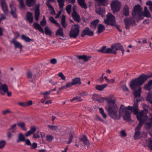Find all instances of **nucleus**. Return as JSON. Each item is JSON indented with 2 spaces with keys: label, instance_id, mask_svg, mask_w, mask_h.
I'll return each instance as SVG.
<instances>
[{
  "label": "nucleus",
  "instance_id": "nucleus-9",
  "mask_svg": "<svg viewBox=\"0 0 152 152\" xmlns=\"http://www.w3.org/2000/svg\"><path fill=\"white\" fill-rule=\"evenodd\" d=\"M121 5L120 2H119L117 0H114L111 1V7L114 13L119 10Z\"/></svg>",
  "mask_w": 152,
  "mask_h": 152
},
{
  "label": "nucleus",
  "instance_id": "nucleus-43",
  "mask_svg": "<svg viewBox=\"0 0 152 152\" xmlns=\"http://www.w3.org/2000/svg\"><path fill=\"white\" fill-rule=\"evenodd\" d=\"M48 127L51 130L54 131H56L58 129V127L56 126L52 125H48Z\"/></svg>",
  "mask_w": 152,
  "mask_h": 152
},
{
  "label": "nucleus",
  "instance_id": "nucleus-56",
  "mask_svg": "<svg viewBox=\"0 0 152 152\" xmlns=\"http://www.w3.org/2000/svg\"><path fill=\"white\" fill-rule=\"evenodd\" d=\"M100 95L97 94H94L92 95V99L93 100L97 101Z\"/></svg>",
  "mask_w": 152,
  "mask_h": 152
},
{
  "label": "nucleus",
  "instance_id": "nucleus-35",
  "mask_svg": "<svg viewBox=\"0 0 152 152\" xmlns=\"http://www.w3.org/2000/svg\"><path fill=\"white\" fill-rule=\"evenodd\" d=\"M17 124H13L10 126V127L9 128L8 130H9L11 131L12 133H15L17 129Z\"/></svg>",
  "mask_w": 152,
  "mask_h": 152
},
{
  "label": "nucleus",
  "instance_id": "nucleus-62",
  "mask_svg": "<svg viewBox=\"0 0 152 152\" xmlns=\"http://www.w3.org/2000/svg\"><path fill=\"white\" fill-rule=\"evenodd\" d=\"M46 4H47V5L48 7L49 8V10H53V7L52 6V5L50 4V3H48V2H46Z\"/></svg>",
  "mask_w": 152,
  "mask_h": 152
},
{
  "label": "nucleus",
  "instance_id": "nucleus-48",
  "mask_svg": "<svg viewBox=\"0 0 152 152\" xmlns=\"http://www.w3.org/2000/svg\"><path fill=\"white\" fill-rule=\"evenodd\" d=\"M70 87L68 83H66L65 86H61V87L59 88H58V90L59 91H60L62 90H63L64 89H66L67 88Z\"/></svg>",
  "mask_w": 152,
  "mask_h": 152
},
{
  "label": "nucleus",
  "instance_id": "nucleus-53",
  "mask_svg": "<svg viewBox=\"0 0 152 152\" xmlns=\"http://www.w3.org/2000/svg\"><path fill=\"white\" fill-rule=\"evenodd\" d=\"M19 2L20 7L22 9H25V5L23 2V0H18Z\"/></svg>",
  "mask_w": 152,
  "mask_h": 152
},
{
  "label": "nucleus",
  "instance_id": "nucleus-19",
  "mask_svg": "<svg viewBox=\"0 0 152 152\" xmlns=\"http://www.w3.org/2000/svg\"><path fill=\"white\" fill-rule=\"evenodd\" d=\"M59 28L57 30L56 33V36H59L61 37H64V33L63 32V28L61 27L60 24H59V26H57Z\"/></svg>",
  "mask_w": 152,
  "mask_h": 152
},
{
  "label": "nucleus",
  "instance_id": "nucleus-1",
  "mask_svg": "<svg viewBox=\"0 0 152 152\" xmlns=\"http://www.w3.org/2000/svg\"><path fill=\"white\" fill-rule=\"evenodd\" d=\"M104 100L107 101V104L105 108L109 115L114 119H118L119 117L117 114L118 109L117 105L115 103V99H112L109 97L103 98L100 96L97 101L99 103H102Z\"/></svg>",
  "mask_w": 152,
  "mask_h": 152
},
{
  "label": "nucleus",
  "instance_id": "nucleus-30",
  "mask_svg": "<svg viewBox=\"0 0 152 152\" xmlns=\"http://www.w3.org/2000/svg\"><path fill=\"white\" fill-rule=\"evenodd\" d=\"M105 29V26L102 24H99L98 27V29L96 33L98 34H100Z\"/></svg>",
  "mask_w": 152,
  "mask_h": 152
},
{
  "label": "nucleus",
  "instance_id": "nucleus-40",
  "mask_svg": "<svg viewBox=\"0 0 152 152\" xmlns=\"http://www.w3.org/2000/svg\"><path fill=\"white\" fill-rule=\"evenodd\" d=\"M40 15V12L39 9H36L35 11V18L36 21L39 20V17Z\"/></svg>",
  "mask_w": 152,
  "mask_h": 152
},
{
  "label": "nucleus",
  "instance_id": "nucleus-64",
  "mask_svg": "<svg viewBox=\"0 0 152 152\" xmlns=\"http://www.w3.org/2000/svg\"><path fill=\"white\" fill-rule=\"evenodd\" d=\"M11 112L9 110H3L2 112V114L4 115H6L7 114L10 113Z\"/></svg>",
  "mask_w": 152,
  "mask_h": 152
},
{
  "label": "nucleus",
  "instance_id": "nucleus-55",
  "mask_svg": "<svg viewBox=\"0 0 152 152\" xmlns=\"http://www.w3.org/2000/svg\"><path fill=\"white\" fill-rule=\"evenodd\" d=\"M146 100L152 104V96L151 95H148L146 98Z\"/></svg>",
  "mask_w": 152,
  "mask_h": 152
},
{
  "label": "nucleus",
  "instance_id": "nucleus-42",
  "mask_svg": "<svg viewBox=\"0 0 152 152\" xmlns=\"http://www.w3.org/2000/svg\"><path fill=\"white\" fill-rule=\"evenodd\" d=\"M98 51L104 53H108L107 48L106 49V46H103L100 50H98Z\"/></svg>",
  "mask_w": 152,
  "mask_h": 152
},
{
  "label": "nucleus",
  "instance_id": "nucleus-36",
  "mask_svg": "<svg viewBox=\"0 0 152 152\" xmlns=\"http://www.w3.org/2000/svg\"><path fill=\"white\" fill-rule=\"evenodd\" d=\"M21 38L23 40L26 42H29L30 41L31 42L33 41V39H30L28 37H27L24 34L22 35L21 36Z\"/></svg>",
  "mask_w": 152,
  "mask_h": 152
},
{
  "label": "nucleus",
  "instance_id": "nucleus-6",
  "mask_svg": "<svg viewBox=\"0 0 152 152\" xmlns=\"http://www.w3.org/2000/svg\"><path fill=\"white\" fill-rule=\"evenodd\" d=\"M118 50H121L123 55L124 54V50L123 48V46L119 43L112 45L110 48H107V52L108 53L115 54Z\"/></svg>",
  "mask_w": 152,
  "mask_h": 152
},
{
  "label": "nucleus",
  "instance_id": "nucleus-12",
  "mask_svg": "<svg viewBox=\"0 0 152 152\" xmlns=\"http://www.w3.org/2000/svg\"><path fill=\"white\" fill-rule=\"evenodd\" d=\"M124 22L125 25V28L126 29H129L131 25H136L135 21L131 18H127L124 20Z\"/></svg>",
  "mask_w": 152,
  "mask_h": 152
},
{
  "label": "nucleus",
  "instance_id": "nucleus-31",
  "mask_svg": "<svg viewBox=\"0 0 152 152\" xmlns=\"http://www.w3.org/2000/svg\"><path fill=\"white\" fill-rule=\"evenodd\" d=\"M123 13L124 15L125 16H127L129 15V7L126 5H125L123 7Z\"/></svg>",
  "mask_w": 152,
  "mask_h": 152
},
{
  "label": "nucleus",
  "instance_id": "nucleus-58",
  "mask_svg": "<svg viewBox=\"0 0 152 152\" xmlns=\"http://www.w3.org/2000/svg\"><path fill=\"white\" fill-rule=\"evenodd\" d=\"M152 88L151 86L149 85L148 83L145 85L144 87V89L146 90H149Z\"/></svg>",
  "mask_w": 152,
  "mask_h": 152
},
{
  "label": "nucleus",
  "instance_id": "nucleus-26",
  "mask_svg": "<svg viewBox=\"0 0 152 152\" xmlns=\"http://www.w3.org/2000/svg\"><path fill=\"white\" fill-rule=\"evenodd\" d=\"M72 15L73 19L75 21L77 22H79L80 21V16L77 12H74V13H72Z\"/></svg>",
  "mask_w": 152,
  "mask_h": 152
},
{
  "label": "nucleus",
  "instance_id": "nucleus-14",
  "mask_svg": "<svg viewBox=\"0 0 152 152\" xmlns=\"http://www.w3.org/2000/svg\"><path fill=\"white\" fill-rule=\"evenodd\" d=\"M70 87L73 85H80L82 84L80 78L79 77H75L72 79L71 82H68Z\"/></svg>",
  "mask_w": 152,
  "mask_h": 152
},
{
  "label": "nucleus",
  "instance_id": "nucleus-18",
  "mask_svg": "<svg viewBox=\"0 0 152 152\" xmlns=\"http://www.w3.org/2000/svg\"><path fill=\"white\" fill-rule=\"evenodd\" d=\"M149 121H150L145 123V127L148 130L150 129L152 130V118L149 119Z\"/></svg>",
  "mask_w": 152,
  "mask_h": 152
},
{
  "label": "nucleus",
  "instance_id": "nucleus-63",
  "mask_svg": "<svg viewBox=\"0 0 152 152\" xmlns=\"http://www.w3.org/2000/svg\"><path fill=\"white\" fill-rule=\"evenodd\" d=\"M46 4H47V5L48 7L49 8V10H53V7L52 6V5L50 4V3H48V2H46Z\"/></svg>",
  "mask_w": 152,
  "mask_h": 152
},
{
  "label": "nucleus",
  "instance_id": "nucleus-45",
  "mask_svg": "<svg viewBox=\"0 0 152 152\" xmlns=\"http://www.w3.org/2000/svg\"><path fill=\"white\" fill-rule=\"evenodd\" d=\"M99 5H105L106 4V0H95Z\"/></svg>",
  "mask_w": 152,
  "mask_h": 152
},
{
  "label": "nucleus",
  "instance_id": "nucleus-29",
  "mask_svg": "<svg viewBox=\"0 0 152 152\" xmlns=\"http://www.w3.org/2000/svg\"><path fill=\"white\" fill-rule=\"evenodd\" d=\"M26 18L29 22L31 23L33 21V17L32 13L28 12L26 15Z\"/></svg>",
  "mask_w": 152,
  "mask_h": 152
},
{
  "label": "nucleus",
  "instance_id": "nucleus-54",
  "mask_svg": "<svg viewBox=\"0 0 152 152\" xmlns=\"http://www.w3.org/2000/svg\"><path fill=\"white\" fill-rule=\"evenodd\" d=\"M72 5L71 4L68 5L66 7V10L67 13L70 15L71 12V8Z\"/></svg>",
  "mask_w": 152,
  "mask_h": 152
},
{
  "label": "nucleus",
  "instance_id": "nucleus-37",
  "mask_svg": "<svg viewBox=\"0 0 152 152\" xmlns=\"http://www.w3.org/2000/svg\"><path fill=\"white\" fill-rule=\"evenodd\" d=\"M77 57L80 59H83L85 62L88 61L90 58L89 57L85 55L78 56Z\"/></svg>",
  "mask_w": 152,
  "mask_h": 152
},
{
  "label": "nucleus",
  "instance_id": "nucleus-15",
  "mask_svg": "<svg viewBox=\"0 0 152 152\" xmlns=\"http://www.w3.org/2000/svg\"><path fill=\"white\" fill-rule=\"evenodd\" d=\"M93 35V32L90 30L89 28L86 27L82 32L81 36L84 37L86 35H87L89 36H92Z\"/></svg>",
  "mask_w": 152,
  "mask_h": 152
},
{
  "label": "nucleus",
  "instance_id": "nucleus-33",
  "mask_svg": "<svg viewBox=\"0 0 152 152\" xmlns=\"http://www.w3.org/2000/svg\"><path fill=\"white\" fill-rule=\"evenodd\" d=\"M36 1V0H26V3L27 6L31 7L34 5Z\"/></svg>",
  "mask_w": 152,
  "mask_h": 152
},
{
  "label": "nucleus",
  "instance_id": "nucleus-22",
  "mask_svg": "<svg viewBox=\"0 0 152 152\" xmlns=\"http://www.w3.org/2000/svg\"><path fill=\"white\" fill-rule=\"evenodd\" d=\"M11 9V13L14 18H16L17 17V15L16 14V8L13 5H10Z\"/></svg>",
  "mask_w": 152,
  "mask_h": 152
},
{
  "label": "nucleus",
  "instance_id": "nucleus-44",
  "mask_svg": "<svg viewBox=\"0 0 152 152\" xmlns=\"http://www.w3.org/2000/svg\"><path fill=\"white\" fill-rule=\"evenodd\" d=\"M99 22V20L98 19H96L94 20L91 23V26L94 28H96L97 25L98 23Z\"/></svg>",
  "mask_w": 152,
  "mask_h": 152
},
{
  "label": "nucleus",
  "instance_id": "nucleus-60",
  "mask_svg": "<svg viewBox=\"0 0 152 152\" xmlns=\"http://www.w3.org/2000/svg\"><path fill=\"white\" fill-rule=\"evenodd\" d=\"M12 133L10 131H8L7 132V136L9 139H11L12 136Z\"/></svg>",
  "mask_w": 152,
  "mask_h": 152
},
{
  "label": "nucleus",
  "instance_id": "nucleus-32",
  "mask_svg": "<svg viewBox=\"0 0 152 152\" xmlns=\"http://www.w3.org/2000/svg\"><path fill=\"white\" fill-rule=\"evenodd\" d=\"M61 24L63 28H66L67 24L65 22V16L64 15H62L61 16Z\"/></svg>",
  "mask_w": 152,
  "mask_h": 152
},
{
  "label": "nucleus",
  "instance_id": "nucleus-13",
  "mask_svg": "<svg viewBox=\"0 0 152 152\" xmlns=\"http://www.w3.org/2000/svg\"><path fill=\"white\" fill-rule=\"evenodd\" d=\"M17 38V37L13 38L10 41L11 43L13 44L14 45L15 48H18L20 49V51H21L23 46L20 43L17 41L16 39Z\"/></svg>",
  "mask_w": 152,
  "mask_h": 152
},
{
  "label": "nucleus",
  "instance_id": "nucleus-24",
  "mask_svg": "<svg viewBox=\"0 0 152 152\" xmlns=\"http://www.w3.org/2000/svg\"><path fill=\"white\" fill-rule=\"evenodd\" d=\"M36 127L35 126H31L30 130L25 134V135L26 137L29 136L31 134H33L36 131Z\"/></svg>",
  "mask_w": 152,
  "mask_h": 152
},
{
  "label": "nucleus",
  "instance_id": "nucleus-17",
  "mask_svg": "<svg viewBox=\"0 0 152 152\" xmlns=\"http://www.w3.org/2000/svg\"><path fill=\"white\" fill-rule=\"evenodd\" d=\"M2 8L4 12L6 14H7L8 13V10L7 4L6 3L5 0H0Z\"/></svg>",
  "mask_w": 152,
  "mask_h": 152
},
{
  "label": "nucleus",
  "instance_id": "nucleus-57",
  "mask_svg": "<svg viewBox=\"0 0 152 152\" xmlns=\"http://www.w3.org/2000/svg\"><path fill=\"white\" fill-rule=\"evenodd\" d=\"M146 4L149 6V8L152 12V2L151 1H148L146 2Z\"/></svg>",
  "mask_w": 152,
  "mask_h": 152
},
{
  "label": "nucleus",
  "instance_id": "nucleus-2",
  "mask_svg": "<svg viewBox=\"0 0 152 152\" xmlns=\"http://www.w3.org/2000/svg\"><path fill=\"white\" fill-rule=\"evenodd\" d=\"M133 112L134 115H137H137L139 113H141L143 115L146 117L148 116L144 113L143 111L138 112V109L137 103L134 102L133 107L130 106L127 107H126L124 105H121L119 108V116L120 117L123 116V119L127 121H130L131 120L130 113L129 110Z\"/></svg>",
  "mask_w": 152,
  "mask_h": 152
},
{
  "label": "nucleus",
  "instance_id": "nucleus-34",
  "mask_svg": "<svg viewBox=\"0 0 152 152\" xmlns=\"http://www.w3.org/2000/svg\"><path fill=\"white\" fill-rule=\"evenodd\" d=\"M80 140L82 141L85 145H89V142L87 137L84 135L82 137L80 138Z\"/></svg>",
  "mask_w": 152,
  "mask_h": 152
},
{
  "label": "nucleus",
  "instance_id": "nucleus-47",
  "mask_svg": "<svg viewBox=\"0 0 152 152\" xmlns=\"http://www.w3.org/2000/svg\"><path fill=\"white\" fill-rule=\"evenodd\" d=\"M143 15L145 17L148 18H150L151 17V15L148 10L144 11L143 14L142 15V16ZM142 17H143V16Z\"/></svg>",
  "mask_w": 152,
  "mask_h": 152
},
{
  "label": "nucleus",
  "instance_id": "nucleus-59",
  "mask_svg": "<svg viewBox=\"0 0 152 152\" xmlns=\"http://www.w3.org/2000/svg\"><path fill=\"white\" fill-rule=\"evenodd\" d=\"M58 76L61 78V79L64 80H65L66 77L64 74L62 72H60L58 74Z\"/></svg>",
  "mask_w": 152,
  "mask_h": 152
},
{
  "label": "nucleus",
  "instance_id": "nucleus-16",
  "mask_svg": "<svg viewBox=\"0 0 152 152\" xmlns=\"http://www.w3.org/2000/svg\"><path fill=\"white\" fill-rule=\"evenodd\" d=\"M37 74L33 73L30 70H28L27 72V76L28 78L30 79V81L32 82L34 80H35L37 77Z\"/></svg>",
  "mask_w": 152,
  "mask_h": 152
},
{
  "label": "nucleus",
  "instance_id": "nucleus-27",
  "mask_svg": "<svg viewBox=\"0 0 152 152\" xmlns=\"http://www.w3.org/2000/svg\"><path fill=\"white\" fill-rule=\"evenodd\" d=\"M69 140L67 142V143L69 144L72 141L73 138L74 136V133L73 131H70L69 132Z\"/></svg>",
  "mask_w": 152,
  "mask_h": 152
},
{
  "label": "nucleus",
  "instance_id": "nucleus-28",
  "mask_svg": "<svg viewBox=\"0 0 152 152\" xmlns=\"http://www.w3.org/2000/svg\"><path fill=\"white\" fill-rule=\"evenodd\" d=\"M78 2L80 5L85 9L87 8V4L85 2V0H77Z\"/></svg>",
  "mask_w": 152,
  "mask_h": 152
},
{
  "label": "nucleus",
  "instance_id": "nucleus-4",
  "mask_svg": "<svg viewBox=\"0 0 152 152\" xmlns=\"http://www.w3.org/2000/svg\"><path fill=\"white\" fill-rule=\"evenodd\" d=\"M150 77V76L148 77L144 74L141 75L138 78L132 80L131 81L129 85L130 88L132 89L135 90L137 87H140V86L144 83L148 78Z\"/></svg>",
  "mask_w": 152,
  "mask_h": 152
},
{
  "label": "nucleus",
  "instance_id": "nucleus-10",
  "mask_svg": "<svg viewBox=\"0 0 152 152\" xmlns=\"http://www.w3.org/2000/svg\"><path fill=\"white\" fill-rule=\"evenodd\" d=\"M46 22L45 17L43 16L42 20L40 22V25L37 23H34L33 24V26L35 29L43 34L44 31L43 29L40 25L42 26H44L46 25Z\"/></svg>",
  "mask_w": 152,
  "mask_h": 152
},
{
  "label": "nucleus",
  "instance_id": "nucleus-61",
  "mask_svg": "<svg viewBox=\"0 0 152 152\" xmlns=\"http://www.w3.org/2000/svg\"><path fill=\"white\" fill-rule=\"evenodd\" d=\"M31 148V149H35L37 147V144L35 142H33L30 145Z\"/></svg>",
  "mask_w": 152,
  "mask_h": 152
},
{
  "label": "nucleus",
  "instance_id": "nucleus-5",
  "mask_svg": "<svg viewBox=\"0 0 152 152\" xmlns=\"http://www.w3.org/2000/svg\"><path fill=\"white\" fill-rule=\"evenodd\" d=\"M142 10V8L140 5H138L134 7L132 12L133 17L138 21L143 19Z\"/></svg>",
  "mask_w": 152,
  "mask_h": 152
},
{
  "label": "nucleus",
  "instance_id": "nucleus-39",
  "mask_svg": "<svg viewBox=\"0 0 152 152\" xmlns=\"http://www.w3.org/2000/svg\"><path fill=\"white\" fill-rule=\"evenodd\" d=\"M49 20L51 22L54 24L56 26H59L60 24L54 19L53 17H50L49 18Z\"/></svg>",
  "mask_w": 152,
  "mask_h": 152
},
{
  "label": "nucleus",
  "instance_id": "nucleus-52",
  "mask_svg": "<svg viewBox=\"0 0 152 152\" xmlns=\"http://www.w3.org/2000/svg\"><path fill=\"white\" fill-rule=\"evenodd\" d=\"M46 139L49 142H51L53 139V137L50 135H47L46 136Z\"/></svg>",
  "mask_w": 152,
  "mask_h": 152
},
{
  "label": "nucleus",
  "instance_id": "nucleus-20",
  "mask_svg": "<svg viewBox=\"0 0 152 152\" xmlns=\"http://www.w3.org/2000/svg\"><path fill=\"white\" fill-rule=\"evenodd\" d=\"M25 137L22 133H19L18 136V139L16 140V142L18 143H19L20 142H24L25 141Z\"/></svg>",
  "mask_w": 152,
  "mask_h": 152
},
{
  "label": "nucleus",
  "instance_id": "nucleus-46",
  "mask_svg": "<svg viewBox=\"0 0 152 152\" xmlns=\"http://www.w3.org/2000/svg\"><path fill=\"white\" fill-rule=\"evenodd\" d=\"M6 144V142L4 140H0V149H3Z\"/></svg>",
  "mask_w": 152,
  "mask_h": 152
},
{
  "label": "nucleus",
  "instance_id": "nucleus-8",
  "mask_svg": "<svg viewBox=\"0 0 152 152\" xmlns=\"http://www.w3.org/2000/svg\"><path fill=\"white\" fill-rule=\"evenodd\" d=\"M104 22L107 25L115 26V20L114 16L111 13H108L107 15V19L104 20Z\"/></svg>",
  "mask_w": 152,
  "mask_h": 152
},
{
  "label": "nucleus",
  "instance_id": "nucleus-49",
  "mask_svg": "<svg viewBox=\"0 0 152 152\" xmlns=\"http://www.w3.org/2000/svg\"><path fill=\"white\" fill-rule=\"evenodd\" d=\"M99 112L102 114L103 117L105 118H106L107 117V115L104 112L103 109L102 108H99Z\"/></svg>",
  "mask_w": 152,
  "mask_h": 152
},
{
  "label": "nucleus",
  "instance_id": "nucleus-11",
  "mask_svg": "<svg viewBox=\"0 0 152 152\" xmlns=\"http://www.w3.org/2000/svg\"><path fill=\"white\" fill-rule=\"evenodd\" d=\"M6 93H7L8 96H10L12 95L11 92L8 91L7 85L5 83L2 84L0 82V93L4 95Z\"/></svg>",
  "mask_w": 152,
  "mask_h": 152
},
{
  "label": "nucleus",
  "instance_id": "nucleus-51",
  "mask_svg": "<svg viewBox=\"0 0 152 152\" xmlns=\"http://www.w3.org/2000/svg\"><path fill=\"white\" fill-rule=\"evenodd\" d=\"M75 100H77V102H81L83 101V99L81 98L80 97H78L77 96L71 99L70 102H72Z\"/></svg>",
  "mask_w": 152,
  "mask_h": 152
},
{
  "label": "nucleus",
  "instance_id": "nucleus-7",
  "mask_svg": "<svg viewBox=\"0 0 152 152\" xmlns=\"http://www.w3.org/2000/svg\"><path fill=\"white\" fill-rule=\"evenodd\" d=\"M80 27L78 24H75L72 26L69 33L70 37L74 38H77L79 34Z\"/></svg>",
  "mask_w": 152,
  "mask_h": 152
},
{
  "label": "nucleus",
  "instance_id": "nucleus-38",
  "mask_svg": "<svg viewBox=\"0 0 152 152\" xmlns=\"http://www.w3.org/2000/svg\"><path fill=\"white\" fill-rule=\"evenodd\" d=\"M45 34L46 35L49 36H51L52 35V31L48 26H47L45 27Z\"/></svg>",
  "mask_w": 152,
  "mask_h": 152
},
{
  "label": "nucleus",
  "instance_id": "nucleus-25",
  "mask_svg": "<svg viewBox=\"0 0 152 152\" xmlns=\"http://www.w3.org/2000/svg\"><path fill=\"white\" fill-rule=\"evenodd\" d=\"M107 86V84H103L101 85H97L95 86V89L99 91H102Z\"/></svg>",
  "mask_w": 152,
  "mask_h": 152
},
{
  "label": "nucleus",
  "instance_id": "nucleus-41",
  "mask_svg": "<svg viewBox=\"0 0 152 152\" xmlns=\"http://www.w3.org/2000/svg\"><path fill=\"white\" fill-rule=\"evenodd\" d=\"M17 125L20 127L23 130L26 131V129L25 128V124L23 122H20L17 124Z\"/></svg>",
  "mask_w": 152,
  "mask_h": 152
},
{
  "label": "nucleus",
  "instance_id": "nucleus-50",
  "mask_svg": "<svg viewBox=\"0 0 152 152\" xmlns=\"http://www.w3.org/2000/svg\"><path fill=\"white\" fill-rule=\"evenodd\" d=\"M57 2L58 3L59 6L60 8L63 7L64 5V0H57Z\"/></svg>",
  "mask_w": 152,
  "mask_h": 152
},
{
  "label": "nucleus",
  "instance_id": "nucleus-21",
  "mask_svg": "<svg viewBox=\"0 0 152 152\" xmlns=\"http://www.w3.org/2000/svg\"><path fill=\"white\" fill-rule=\"evenodd\" d=\"M95 11L97 14L101 15L102 17L104 16V14L105 12V9L104 7L96 8Z\"/></svg>",
  "mask_w": 152,
  "mask_h": 152
},
{
  "label": "nucleus",
  "instance_id": "nucleus-3",
  "mask_svg": "<svg viewBox=\"0 0 152 152\" xmlns=\"http://www.w3.org/2000/svg\"><path fill=\"white\" fill-rule=\"evenodd\" d=\"M137 119L139 121L137 126L135 129V132L134 135V138L135 140H137L140 138V130L142 124L146 121L149 122L148 117H146L143 115L141 113L137 115Z\"/></svg>",
  "mask_w": 152,
  "mask_h": 152
},
{
  "label": "nucleus",
  "instance_id": "nucleus-23",
  "mask_svg": "<svg viewBox=\"0 0 152 152\" xmlns=\"http://www.w3.org/2000/svg\"><path fill=\"white\" fill-rule=\"evenodd\" d=\"M141 88L139 87L138 88L137 90H134L133 92V94L135 97H139L140 96L141 93Z\"/></svg>",
  "mask_w": 152,
  "mask_h": 152
}]
</instances>
